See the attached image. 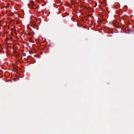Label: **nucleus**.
Returning <instances> with one entry per match:
<instances>
[{
    "mask_svg": "<svg viewBox=\"0 0 134 134\" xmlns=\"http://www.w3.org/2000/svg\"><path fill=\"white\" fill-rule=\"evenodd\" d=\"M31 4H33L34 3V2L33 1H32L31 2Z\"/></svg>",
    "mask_w": 134,
    "mask_h": 134,
    "instance_id": "obj_1",
    "label": "nucleus"
}]
</instances>
